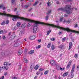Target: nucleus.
<instances>
[{
	"mask_svg": "<svg viewBox=\"0 0 79 79\" xmlns=\"http://www.w3.org/2000/svg\"><path fill=\"white\" fill-rule=\"evenodd\" d=\"M4 76H2L0 78V79H4Z\"/></svg>",
	"mask_w": 79,
	"mask_h": 79,
	"instance_id": "nucleus-50",
	"label": "nucleus"
},
{
	"mask_svg": "<svg viewBox=\"0 0 79 79\" xmlns=\"http://www.w3.org/2000/svg\"><path fill=\"white\" fill-rule=\"evenodd\" d=\"M56 68L57 69V70H59V69H60L61 67H60V66H56Z\"/></svg>",
	"mask_w": 79,
	"mask_h": 79,
	"instance_id": "nucleus-24",
	"label": "nucleus"
},
{
	"mask_svg": "<svg viewBox=\"0 0 79 79\" xmlns=\"http://www.w3.org/2000/svg\"><path fill=\"white\" fill-rule=\"evenodd\" d=\"M70 66H71V64H69L67 66V68H69V67H70Z\"/></svg>",
	"mask_w": 79,
	"mask_h": 79,
	"instance_id": "nucleus-38",
	"label": "nucleus"
},
{
	"mask_svg": "<svg viewBox=\"0 0 79 79\" xmlns=\"http://www.w3.org/2000/svg\"><path fill=\"white\" fill-rule=\"evenodd\" d=\"M47 6H50V5H52V3H50L49 2H48L47 3Z\"/></svg>",
	"mask_w": 79,
	"mask_h": 79,
	"instance_id": "nucleus-23",
	"label": "nucleus"
},
{
	"mask_svg": "<svg viewBox=\"0 0 79 79\" xmlns=\"http://www.w3.org/2000/svg\"><path fill=\"white\" fill-rule=\"evenodd\" d=\"M39 2H35V4H33V6H35V5H36Z\"/></svg>",
	"mask_w": 79,
	"mask_h": 79,
	"instance_id": "nucleus-37",
	"label": "nucleus"
},
{
	"mask_svg": "<svg viewBox=\"0 0 79 79\" xmlns=\"http://www.w3.org/2000/svg\"><path fill=\"white\" fill-rule=\"evenodd\" d=\"M77 27V24H76L75 26H74V27Z\"/></svg>",
	"mask_w": 79,
	"mask_h": 79,
	"instance_id": "nucleus-60",
	"label": "nucleus"
},
{
	"mask_svg": "<svg viewBox=\"0 0 79 79\" xmlns=\"http://www.w3.org/2000/svg\"><path fill=\"white\" fill-rule=\"evenodd\" d=\"M3 13L4 14L1 13V15H4V16H8L9 17H13L12 20L13 21H16L17 19H22V20H26L27 21L28 19L24 18V17H19L20 14L17 15H11L10 14H7L6 12L5 11H3Z\"/></svg>",
	"mask_w": 79,
	"mask_h": 79,
	"instance_id": "nucleus-2",
	"label": "nucleus"
},
{
	"mask_svg": "<svg viewBox=\"0 0 79 79\" xmlns=\"http://www.w3.org/2000/svg\"><path fill=\"white\" fill-rule=\"evenodd\" d=\"M35 36H30L29 37V39L30 40H34V39H35Z\"/></svg>",
	"mask_w": 79,
	"mask_h": 79,
	"instance_id": "nucleus-7",
	"label": "nucleus"
},
{
	"mask_svg": "<svg viewBox=\"0 0 79 79\" xmlns=\"http://www.w3.org/2000/svg\"><path fill=\"white\" fill-rule=\"evenodd\" d=\"M60 69L61 71H64V68H62L60 67Z\"/></svg>",
	"mask_w": 79,
	"mask_h": 79,
	"instance_id": "nucleus-35",
	"label": "nucleus"
},
{
	"mask_svg": "<svg viewBox=\"0 0 79 79\" xmlns=\"http://www.w3.org/2000/svg\"><path fill=\"white\" fill-rule=\"evenodd\" d=\"M51 48L52 50H53L55 48V46L54 45H52L51 46Z\"/></svg>",
	"mask_w": 79,
	"mask_h": 79,
	"instance_id": "nucleus-16",
	"label": "nucleus"
},
{
	"mask_svg": "<svg viewBox=\"0 0 79 79\" xmlns=\"http://www.w3.org/2000/svg\"><path fill=\"white\" fill-rule=\"evenodd\" d=\"M24 60L25 63H26L29 62V60L26 58L24 59Z\"/></svg>",
	"mask_w": 79,
	"mask_h": 79,
	"instance_id": "nucleus-15",
	"label": "nucleus"
},
{
	"mask_svg": "<svg viewBox=\"0 0 79 79\" xmlns=\"http://www.w3.org/2000/svg\"><path fill=\"white\" fill-rule=\"evenodd\" d=\"M50 45H51V43H49L48 44L47 46L48 48H50Z\"/></svg>",
	"mask_w": 79,
	"mask_h": 79,
	"instance_id": "nucleus-34",
	"label": "nucleus"
},
{
	"mask_svg": "<svg viewBox=\"0 0 79 79\" xmlns=\"http://www.w3.org/2000/svg\"><path fill=\"white\" fill-rule=\"evenodd\" d=\"M72 45H73V43H72V42H70L69 44V50H70V49L71 48Z\"/></svg>",
	"mask_w": 79,
	"mask_h": 79,
	"instance_id": "nucleus-10",
	"label": "nucleus"
},
{
	"mask_svg": "<svg viewBox=\"0 0 79 79\" xmlns=\"http://www.w3.org/2000/svg\"><path fill=\"white\" fill-rule=\"evenodd\" d=\"M12 79H18V78L16 77H14L12 78Z\"/></svg>",
	"mask_w": 79,
	"mask_h": 79,
	"instance_id": "nucleus-47",
	"label": "nucleus"
},
{
	"mask_svg": "<svg viewBox=\"0 0 79 79\" xmlns=\"http://www.w3.org/2000/svg\"><path fill=\"white\" fill-rule=\"evenodd\" d=\"M21 65H20L19 66V69H21Z\"/></svg>",
	"mask_w": 79,
	"mask_h": 79,
	"instance_id": "nucleus-53",
	"label": "nucleus"
},
{
	"mask_svg": "<svg viewBox=\"0 0 79 79\" xmlns=\"http://www.w3.org/2000/svg\"><path fill=\"white\" fill-rule=\"evenodd\" d=\"M59 48H60L61 49H62V48H63V45H60L58 46Z\"/></svg>",
	"mask_w": 79,
	"mask_h": 79,
	"instance_id": "nucleus-31",
	"label": "nucleus"
},
{
	"mask_svg": "<svg viewBox=\"0 0 79 79\" xmlns=\"http://www.w3.org/2000/svg\"><path fill=\"white\" fill-rule=\"evenodd\" d=\"M8 23H9V21H8V20H7L6 21V24H8Z\"/></svg>",
	"mask_w": 79,
	"mask_h": 79,
	"instance_id": "nucleus-42",
	"label": "nucleus"
},
{
	"mask_svg": "<svg viewBox=\"0 0 79 79\" xmlns=\"http://www.w3.org/2000/svg\"><path fill=\"white\" fill-rule=\"evenodd\" d=\"M50 40H51L52 41H54V40H55V38H51Z\"/></svg>",
	"mask_w": 79,
	"mask_h": 79,
	"instance_id": "nucleus-28",
	"label": "nucleus"
},
{
	"mask_svg": "<svg viewBox=\"0 0 79 79\" xmlns=\"http://www.w3.org/2000/svg\"><path fill=\"white\" fill-rule=\"evenodd\" d=\"M5 69V67L4 66L2 67H0V72H1L2 71V69Z\"/></svg>",
	"mask_w": 79,
	"mask_h": 79,
	"instance_id": "nucleus-17",
	"label": "nucleus"
},
{
	"mask_svg": "<svg viewBox=\"0 0 79 79\" xmlns=\"http://www.w3.org/2000/svg\"><path fill=\"white\" fill-rule=\"evenodd\" d=\"M17 26L18 27H19L20 26H21V22H18L17 23Z\"/></svg>",
	"mask_w": 79,
	"mask_h": 79,
	"instance_id": "nucleus-12",
	"label": "nucleus"
},
{
	"mask_svg": "<svg viewBox=\"0 0 79 79\" xmlns=\"http://www.w3.org/2000/svg\"><path fill=\"white\" fill-rule=\"evenodd\" d=\"M32 8H30L29 9V11H31L32 10Z\"/></svg>",
	"mask_w": 79,
	"mask_h": 79,
	"instance_id": "nucleus-61",
	"label": "nucleus"
},
{
	"mask_svg": "<svg viewBox=\"0 0 79 79\" xmlns=\"http://www.w3.org/2000/svg\"><path fill=\"white\" fill-rule=\"evenodd\" d=\"M3 65L4 66V69H6V70H7L8 69V63L7 62H5L4 63Z\"/></svg>",
	"mask_w": 79,
	"mask_h": 79,
	"instance_id": "nucleus-4",
	"label": "nucleus"
},
{
	"mask_svg": "<svg viewBox=\"0 0 79 79\" xmlns=\"http://www.w3.org/2000/svg\"><path fill=\"white\" fill-rule=\"evenodd\" d=\"M74 68H75V64H74L73 66L72 69H74Z\"/></svg>",
	"mask_w": 79,
	"mask_h": 79,
	"instance_id": "nucleus-43",
	"label": "nucleus"
},
{
	"mask_svg": "<svg viewBox=\"0 0 79 79\" xmlns=\"http://www.w3.org/2000/svg\"><path fill=\"white\" fill-rule=\"evenodd\" d=\"M39 65H37L35 67L34 69L35 70H37L38 69V68H39Z\"/></svg>",
	"mask_w": 79,
	"mask_h": 79,
	"instance_id": "nucleus-13",
	"label": "nucleus"
},
{
	"mask_svg": "<svg viewBox=\"0 0 79 79\" xmlns=\"http://www.w3.org/2000/svg\"><path fill=\"white\" fill-rule=\"evenodd\" d=\"M66 40V38L64 37L62 39V41H65Z\"/></svg>",
	"mask_w": 79,
	"mask_h": 79,
	"instance_id": "nucleus-46",
	"label": "nucleus"
},
{
	"mask_svg": "<svg viewBox=\"0 0 79 79\" xmlns=\"http://www.w3.org/2000/svg\"><path fill=\"white\" fill-rule=\"evenodd\" d=\"M66 22L67 23L69 24V23H70V22H71V21L69 20H68V21H66Z\"/></svg>",
	"mask_w": 79,
	"mask_h": 79,
	"instance_id": "nucleus-44",
	"label": "nucleus"
},
{
	"mask_svg": "<svg viewBox=\"0 0 79 79\" xmlns=\"http://www.w3.org/2000/svg\"><path fill=\"white\" fill-rule=\"evenodd\" d=\"M19 45V44H18V43H16L15 44V47H18Z\"/></svg>",
	"mask_w": 79,
	"mask_h": 79,
	"instance_id": "nucleus-39",
	"label": "nucleus"
},
{
	"mask_svg": "<svg viewBox=\"0 0 79 79\" xmlns=\"http://www.w3.org/2000/svg\"><path fill=\"white\" fill-rule=\"evenodd\" d=\"M56 3L57 4H59V2L57 1V2H56Z\"/></svg>",
	"mask_w": 79,
	"mask_h": 79,
	"instance_id": "nucleus-63",
	"label": "nucleus"
},
{
	"mask_svg": "<svg viewBox=\"0 0 79 79\" xmlns=\"http://www.w3.org/2000/svg\"><path fill=\"white\" fill-rule=\"evenodd\" d=\"M6 38V37H5V36H3L2 37V38L3 39H5Z\"/></svg>",
	"mask_w": 79,
	"mask_h": 79,
	"instance_id": "nucleus-59",
	"label": "nucleus"
},
{
	"mask_svg": "<svg viewBox=\"0 0 79 79\" xmlns=\"http://www.w3.org/2000/svg\"><path fill=\"white\" fill-rule=\"evenodd\" d=\"M2 9L3 10H5V9H6V8H5V7H3Z\"/></svg>",
	"mask_w": 79,
	"mask_h": 79,
	"instance_id": "nucleus-58",
	"label": "nucleus"
},
{
	"mask_svg": "<svg viewBox=\"0 0 79 79\" xmlns=\"http://www.w3.org/2000/svg\"><path fill=\"white\" fill-rule=\"evenodd\" d=\"M5 21H4L1 23V25L2 26H4V25H5Z\"/></svg>",
	"mask_w": 79,
	"mask_h": 79,
	"instance_id": "nucleus-27",
	"label": "nucleus"
},
{
	"mask_svg": "<svg viewBox=\"0 0 79 79\" xmlns=\"http://www.w3.org/2000/svg\"><path fill=\"white\" fill-rule=\"evenodd\" d=\"M48 73V71L46 70L44 73V75H46V74H47Z\"/></svg>",
	"mask_w": 79,
	"mask_h": 79,
	"instance_id": "nucleus-25",
	"label": "nucleus"
},
{
	"mask_svg": "<svg viewBox=\"0 0 79 79\" xmlns=\"http://www.w3.org/2000/svg\"><path fill=\"white\" fill-rule=\"evenodd\" d=\"M71 78H73V77H74V73H71Z\"/></svg>",
	"mask_w": 79,
	"mask_h": 79,
	"instance_id": "nucleus-36",
	"label": "nucleus"
},
{
	"mask_svg": "<svg viewBox=\"0 0 79 79\" xmlns=\"http://www.w3.org/2000/svg\"><path fill=\"white\" fill-rule=\"evenodd\" d=\"M59 10L61 11H65L68 14H71V8L69 5H67L64 8H60L59 9Z\"/></svg>",
	"mask_w": 79,
	"mask_h": 79,
	"instance_id": "nucleus-3",
	"label": "nucleus"
},
{
	"mask_svg": "<svg viewBox=\"0 0 79 79\" xmlns=\"http://www.w3.org/2000/svg\"><path fill=\"white\" fill-rule=\"evenodd\" d=\"M24 34V31H21L20 32L19 35H22Z\"/></svg>",
	"mask_w": 79,
	"mask_h": 79,
	"instance_id": "nucleus-18",
	"label": "nucleus"
},
{
	"mask_svg": "<svg viewBox=\"0 0 79 79\" xmlns=\"http://www.w3.org/2000/svg\"><path fill=\"white\" fill-rule=\"evenodd\" d=\"M40 74V72H39V71H38L36 73V74L37 75H39V74Z\"/></svg>",
	"mask_w": 79,
	"mask_h": 79,
	"instance_id": "nucleus-48",
	"label": "nucleus"
},
{
	"mask_svg": "<svg viewBox=\"0 0 79 79\" xmlns=\"http://www.w3.org/2000/svg\"><path fill=\"white\" fill-rule=\"evenodd\" d=\"M35 65L34 64H31V65L30 66V68L32 70L34 69V67Z\"/></svg>",
	"mask_w": 79,
	"mask_h": 79,
	"instance_id": "nucleus-9",
	"label": "nucleus"
},
{
	"mask_svg": "<svg viewBox=\"0 0 79 79\" xmlns=\"http://www.w3.org/2000/svg\"><path fill=\"white\" fill-rule=\"evenodd\" d=\"M57 76H56V75L55 76L54 78H55V79H57Z\"/></svg>",
	"mask_w": 79,
	"mask_h": 79,
	"instance_id": "nucleus-51",
	"label": "nucleus"
},
{
	"mask_svg": "<svg viewBox=\"0 0 79 79\" xmlns=\"http://www.w3.org/2000/svg\"><path fill=\"white\" fill-rule=\"evenodd\" d=\"M59 35H60V34H61V32H59Z\"/></svg>",
	"mask_w": 79,
	"mask_h": 79,
	"instance_id": "nucleus-64",
	"label": "nucleus"
},
{
	"mask_svg": "<svg viewBox=\"0 0 79 79\" xmlns=\"http://www.w3.org/2000/svg\"><path fill=\"white\" fill-rule=\"evenodd\" d=\"M41 47V46H40V45H39L38 46H36V48L38 49L39 48H40Z\"/></svg>",
	"mask_w": 79,
	"mask_h": 79,
	"instance_id": "nucleus-32",
	"label": "nucleus"
},
{
	"mask_svg": "<svg viewBox=\"0 0 79 79\" xmlns=\"http://www.w3.org/2000/svg\"><path fill=\"white\" fill-rule=\"evenodd\" d=\"M68 74V72H66L63 74L62 76L63 77H65V76H66Z\"/></svg>",
	"mask_w": 79,
	"mask_h": 79,
	"instance_id": "nucleus-11",
	"label": "nucleus"
},
{
	"mask_svg": "<svg viewBox=\"0 0 79 79\" xmlns=\"http://www.w3.org/2000/svg\"><path fill=\"white\" fill-rule=\"evenodd\" d=\"M66 19H64L63 21V23H66Z\"/></svg>",
	"mask_w": 79,
	"mask_h": 79,
	"instance_id": "nucleus-57",
	"label": "nucleus"
},
{
	"mask_svg": "<svg viewBox=\"0 0 79 79\" xmlns=\"http://www.w3.org/2000/svg\"><path fill=\"white\" fill-rule=\"evenodd\" d=\"M39 70V71H44V69L40 68Z\"/></svg>",
	"mask_w": 79,
	"mask_h": 79,
	"instance_id": "nucleus-40",
	"label": "nucleus"
},
{
	"mask_svg": "<svg viewBox=\"0 0 79 79\" xmlns=\"http://www.w3.org/2000/svg\"><path fill=\"white\" fill-rule=\"evenodd\" d=\"M21 27H26V24L24 23L22 24V25L21 26Z\"/></svg>",
	"mask_w": 79,
	"mask_h": 79,
	"instance_id": "nucleus-30",
	"label": "nucleus"
},
{
	"mask_svg": "<svg viewBox=\"0 0 79 79\" xmlns=\"http://www.w3.org/2000/svg\"><path fill=\"white\" fill-rule=\"evenodd\" d=\"M74 57L76 58H78V55L77 54H76L74 55Z\"/></svg>",
	"mask_w": 79,
	"mask_h": 79,
	"instance_id": "nucleus-29",
	"label": "nucleus"
},
{
	"mask_svg": "<svg viewBox=\"0 0 79 79\" xmlns=\"http://www.w3.org/2000/svg\"><path fill=\"white\" fill-rule=\"evenodd\" d=\"M3 31L2 30L1 31H0V34H3Z\"/></svg>",
	"mask_w": 79,
	"mask_h": 79,
	"instance_id": "nucleus-45",
	"label": "nucleus"
},
{
	"mask_svg": "<svg viewBox=\"0 0 79 79\" xmlns=\"http://www.w3.org/2000/svg\"><path fill=\"white\" fill-rule=\"evenodd\" d=\"M22 54V51H19L18 53V54L19 55H21Z\"/></svg>",
	"mask_w": 79,
	"mask_h": 79,
	"instance_id": "nucleus-22",
	"label": "nucleus"
},
{
	"mask_svg": "<svg viewBox=\"0 0 79 79\" xmlns=\"http://www.w3.org/2000/svg\"><path fill=\"white\" fill-rule=\"evenodd\" d=\"M34 53V50H32L30 51V54H31V55H32L33 53Z\"/></svg>",
	"mask_w": 79,
	"mask_h": 79,
	"instance_id": "nucleus-19",
	"label": "nucleus"
},
{
	"mask_svg": "<svg viewBox=\"0 0 79 79\" xmlns=\"http://www.w3.org/2000/svg\"><path fill=\"white\" fill-rule=\"evenodd\" d=\"M50 32H51V30H49V31H48L47 35H49V34H50Z\"/></svg>",
	"mask_w": 79,
	"mask_h": 79,
	"instance_id": "nucleus-21",
	"label": "nucleus"
},
{
	"mask_svg": "<svg viewBox=\"0 0 79 79\" xmlns=\"http://www.w3.org/2000/svg\"><path fill=\"white\" fill-rule=\"evenodd\" d=\"M50 63L51 65L52 66L56 65V63L54 60H51Z\"/></svg>",
	"mask_w": 79,
	"mask_h": 79,
	"instance_id": "nucleus-5",
	"label": "nucleus"
},
{
	"mask_svg": "<svg viewBox=\"0 0 79 79\" xmlns=\"http://www.w3.org/2000/svg\"><path fill=\"white\" fill-rule=\"evenodd\" d=\"M11 32H10L9 33V34H8L9 35H11Z\"/></svg>",
	"mask_w": 79,
	"mask_h": 79,
	"instance_id": "nucleus-62",
	"label": "nucleus"
},
{
	"mask_svg": "<svg viewBox=\"0 0 79 79\" xmlns=\"http://www.w3.org/2000/svg\"><path fill=\"white\" fill-rule=\"evenodd\" d=\"M75 33H78L79 34V31H75Z\"/></svg>",
	"mask_w": 79,
	"mask_h": 79,
	"instance_id": "nucleus-55",
	"label": "nucleus"
},
{
	"mask_svg": "<svg viewBox=\"0 0 79 79\" xmlns=\"http://www.w3.org/2000/svg\"><path fill=\"white\" fill-rule=\"evenodd\" d=\"M74 69H72V70H71V73H74Z\"/></svg>",
	"mask_w": 79,
	"mask_h": 79,
	"instance_id": "nucleus-33",
	"label": "nucleus"
},
{
	"mask_svg": "<svg viewBox=\"0 0 79 79\" xmlns=\"http://www.w3.org/2000/svg\"><path fill=\"white\" fill-rule=\"evenodd\" d=\"M19 27H18L17 26H16L14 27V31H15V30H16V29H18L19 28Z\"/></svg>",
	"mask_w": 79,
	"mask_h": 79,
	"instance_id": "nucleus-14",
	"label": "nucleus"
},
{
	"mask_svg": "<svg viewBox=\"0 0 79 79\" xmlns=\"http://www.w3.org/2000/svg\"><path fill=\"white\" fill-rule=\"evenodd\" d=\"M38 41L39 43L41 42V40H38Z\"/></svg>",
	"mask_w": 79,
	"mask_h": 79,
	"instance_id": "nucleus-49",
	"label": "nucleus"
},
{
	"mask_svg": "<svg viewBox=\"0 0 79 79\" xmlns=\"http://www.w3.org/2000/svg\"><path fill=\"white\" fill-rule=\"evenodd\" d=\"M3 7V5H0V9H1V8H2Z\"/></svg>",
	"mask_w": 79,
	"mask_h": 79,
	"instance_id": "nucleus-41",
	"label": "nucleus"
},
{
	"mask_svg": "<svg viewBox=\"0 0 79 79\" xmlns=\"http://www.w3.org/2000/svg\"><path fill=\"white\" fill-rule=\"evenodd\" d=\"M50 13H51V10H49L47 13V16H46V18L45 19L46 20H48V15H49V14Z\"/></svg>",
	"mask_w": 79,
	"mask_h": 79,
	"instance_id": "nucleus-6",
	"label": "nucleus"
},
{
	"mask_svg": "<svg viewBox=\"0 0 79 79\" xmlns=\"http://www.w3.org/2000/svg\"><path fill=\"white\" fill-rule=\"evenodd\" d=\"M11 2H12V3H13L15 2V0H12Z\"/></svg>",
	"mask_w": 79,
	"mask_h": 79,
	"instance_id": "nucleus-54",
	"label": "nucleus"
},
{
	"mask_svg": "<svg viewBox=\"0 0 79 79\" xmlns=\"http://www.w3.org/2000/svg\"><path fill=\"white\" fill-rule=\"evenodd\" d=\"M72 63V61H69V64L71 65V63Z\"/></svg>",
	"mask_w": 79,
	"mask_h": 79,
	"instance_id": "nucleus-52",
	"label": "nucleus"
},
{
	"mask_svg": "<svg viewBox=\"0 0 79 79\" xmlns=\"http://www.w3.org/2000/svg\"><path fill=\"white\" fill-rule=\"evenodd\" d=\"M24 20L25 21H29V23H28V25H27V27H30V26H31V25H32V23H34V22H32L30 21H28L27 20Z\"/></svg>",
	"mask_w": 79,
	"mask_h": 79,
	"instance_id": "nucleus-8",
	"label": "nucleus"
},
{
	"mask_svg": "<svg viewBox=\"0 0 79 79\" xmlns=\"http://www.w3.org/2000/svg\"><path fill=\"white\" fill-rule=\"evenodd\" d=\"M29 5H25V6H24L23 8L25 9L26 8H28V7H29Z\"/></svg>",
	"mask_w": 79,
	"mask_h": 79,
	"instance_id": "nucleus-26",
	"label": "nucleus"
},
{
	"mask_svg": "<svg viewBox=\"0 0 79 79\" xmlns=\"http://www.w3.org/2000/svg\"><path fill=\"white\" fill-rule=\"evenodd\" d=\"M64 17H68V15L66 14L64 15Z\"/></svg>",
	"mask_w": 79,
	"mask_h": 79,
	"instance_id": "nucleus-56",
	"label": "nucleus"
},
{
	"mask_svg": "<svg viewBox=\"0 0 79 79\" xmlns=\"http://www.w3.org/2000/svg\"><path fill=\"white\" fill-rule=\"evenodd\" d=\"M63 17L62 16L60 17V19L59 21L60 22H61V21H63Z\"/></svg>",
	"mask_w": 79,
	"mask_h": 79,
	"instance_id": "nucleus-20",
	"label": "nucleus"
},
{
	"mask_svg": "<svg viewBox=\"0 0 79 79\" xmlns=\"http://www.w3.org/2000/svg\"><path fill=\"white\" fill-rule=\"evenodd\" d=\"M27 21H30L32 23H35L33 26V32L35 33H37V31L38 28L37 24H43L44 25H47V26H52L53 27H57V28L61 29H62V30L66 31V28H63L59 26L54 25L49 23L41 22L38 21H36L35 20H31L28 19H27Z\"/></svg>",
	"mask_w": 79,
	"mask_h": 79,
	"instance_id": "nucleus-1",
	"label": "nucleus"
}]
</instances>
